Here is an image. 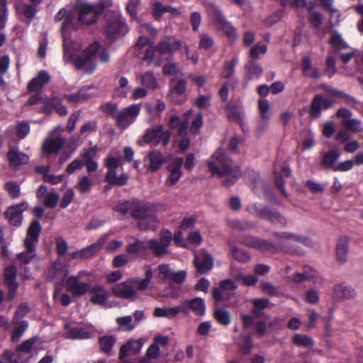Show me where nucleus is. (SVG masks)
Returning a JSON list of instances; mask_svg holds the SVG:
<instances>
[{"label":"nucleus","mask_w":363,"mask_h":363,"mask_svg":"<svg viewBox=\"0 0 363 363\" xmlns=\"http://www.w3.org/2000/svg\"><path fill=\"white\" fill-rule=\"evenodd\" d=\"M157 206L156 203L133 199L118 203L114 207V211L124 216L130 214L132 218L138 220V225L140 230L155 231L160 225V220L155 215Z\"/></svg>","instance_id":"nucleus-1"},{"label":"nucleus","mask_w":363,"mask_h":363,"mask_svg":"<svg viewBox=\"0 0 363 363\" xmlns=\"http://www.w3.org/2000/svg\"><path fill=\"white\" fill-rule=\"evenodd\" d=\"M208 169L213 176L221 178L226 177L223 185L230 186L234 185L241 177V169L228 155L225 150L218 148L207 162Z\"/></svg>","instance_id":"nucleus-2"},{"label":"nucleus","mask_w":363,"mask_h":363,"mask_svg":"<svg viewBox=\"0 0 363 363\" xmlns=\"http://www.w3.org/2000/svg\"><path fill=\"white\" fill-rule=\"evenodd\" d=\"M105 8L106 5L103 1L94 4L86 2L77 3L74 6L75 10L78 12V21L86 26L96 23Z\"/></svg>","instance_id":"nucleus-3"},{"label":"nucleus","mask_w":363,"mask_h":363,"mask_svg":"<svg viewBox=\"0 0 363 363\" xmlns=\"http://www.w3.org/2000/svg\"><path fill=\"white\" fill-rule=\"evenodd\" d=\"M104 30L106 38L110 40H115L128 31L125 19L121 13L112 11H108L105 15Z\"/></svg>","instance_id":"nucleus-4"},{"label":"nucleus","mask_w":363,"mask_h":363,"mask_svg":"<svg viewBox=\"0 0 363 363\" xmlns=\"http://www.w3.org/2000/svg\"><path fill=\"white\" fill-rule=\"evenodd\" d=\"M206 7L213 22L229 39H235L236 28L229 22L223 13L220 8L214 2H207Z\"/></svg>","instance_id":"nucleus-5"},{"label":"nucleus","mask_w":363,"mask_h":363,"mask_svg":"<svg viewBox=\"0 0 363 363\" xmlns=\"http://www.w3.org/2000/svg\"><path fill=\"white\" fill-rule=\"evenodd\" d=\"M100 48V43L98 41H94L80 55L69 54L66 55V57L78 69H82L86 65H91V67L86 71V72L91 74L96 68V65L92 64L93 59Z\"/></svg>","instance_id":"nucleus-6"},{"label":"nucleus","mask_w":363,"mask_h":363,"mask_svg":"<svg viewBox=\"0 0 363 363\" xmlns=\"http://www.w3.org/2000/svg\"><path fill=\"white\" fill-rule=\"evenodd\" d=\"M119 165V161L117 158L108 156L105 159V166L108 169L106 173L104 180L111 186H123L127 184L128 177L123 173L119 176L116 174V169Z\"/></svg>","instance_id":"nucleus-7"},{"label":"nucleus","mask_w":363,"mask_h":363,"mask_svg":"<svg viewBox=\"0 0 363 363\" xmlns=\"http://www.w3.org/2000/svg\"><path fill=\"white\" fill-rule=\"evenodd\" d=\"M143 138L146 144H152L155 146L162 144L163 147H166L169 143L171 132L169 130H164V125L159 124L147 129Z\"/></svg>","instance_id":"nucleus-8"},{"label":"nucleus","mask_w":363,"mask_h":363,"mask_svg":"<svg viewBox=\"0 0 363 363\" xmlns=\"http://www.w3.org/2000/svg\"><path fill=\"white\" fill-rule=\"evenodd\" d=\"M252 211L256 216L262 219L267 220L274 225H279L280 227H286L287 225V220L286 218L279 213L277 210L264 206L258 208L255 204L252 206Z\"/></svg>","instance_id":"nucleus-9"},{"label":"nucleus","mask_w":363,"mask_h":363,"mask_svg":"<svg viewBox=\"0 0 363 363\" xmlns=\"http://www.w3.org/2000/svg\"><path fill=\"white\" fill-rule=\"evenodd\" d=\"M140 112V105L134 104L118 112L116 121V126L121 130L127 129L133 124Z\"/></svg>","instance_id":"nucleus-10"},{"label":"nucleus","mask_w":363,"mask_h":363,"mask_svg":"<svg viewBox=\"0 0 363 363\" xmlns=\"http://www.w3.org/2000/svg\"><path fill=\"white\" fill-rule=\"evenodd\" d=\"M335 104V101L318 94L312 99L308 109V114L311 119H317L321 116L322 111L330 109Z\"/></svg>","instance_id":"nucleus-11"},{"label":"nucleus","mask_w":363,"mask_h":363,"mask_svg":"<svg viewBox=\"0 0 363 363\" xmlns=\"http://www.w3.org/2000/svg\"><path fill=\"white\" fill-rule=\"evenodd\" d=\"M178 306L180 313L184 316H188L190 313H193L198 316H203L206 314V303L204 300L200 297L185 299L182 301L181 304Z\"/></svg>","instance_id":"nucleus-12"},{"label":"nucleus","mask_w":363,"mask_h":363,"mask_svg":"<svg viewBox=\"0 0 363 363\" xmlns=\"http://www.w3.org/2000/svg\"><path fill=\"white\" fill-rule=\"evenodd\" d=\"M182 42L173 35H165L157 44L156 48L159 55H168L172 56L182 48Z\"/></svg>","instance_id":"nucleus-13"},{"label":"nucleus","mask_w":363,"mask_h":363,"mask_svg":"<svg viewBox=\"0 0 363 363\" xmlns=\"http://www.w3.org/2000/svg\"><path fill=\"white\" fill-rule=\"evenodd\" d=\"M158 277L163 281H168L169 284H182L186 278V272L180 270L174 272L167 264H162L158 266Z\"/></svg>","instance_id":"nucleus-14"},{"label":"nucleus","mask_w":363,"mask_h":363,"mask_svg":"<svg viewBox=\"0 0 363 363\" xmlns=\"http://www.w3.org/2000/svg\"><path fill=\"white\" fill-rule=\"evenodd\" d=\"M28 208V203L26 201H21L19 203L9 206L4 211V216L11 225L18 228L22 225L23 219V213Z\"/></svg>","instance_id":"nucleus-15"},{"label":"nucleus","mask_w":363,"mask_h":363,"mask_svg":"<svg viewBox=\"0 0 363 363\" xmlns=\"http://www.w3.org/2000/svg\"><path fill=\"white\" fill-rule=\"evenodd\" d=\"M90 284L87 282H81L79 278L72 275L65 281L66 291L72 294L74 298L81 297L85 295L89 290Z\"/></svg>","instance_id":"nucleus-16"},{"label":"nucleus","mask_w":363,"mask_h":363,"mask_svg":"<svg viewBox=\"0 0 363 363\" xmlns=\"http://www.w3.org/2000/svg\"><path fill=\"white\" fill-rule=\"evenodd\" d=\"M17 268L14 265H9L4 270V281L8 287L7 298L12 300L16 296V292L18 288V283L16 281Z\"/></svg>","instance_id":"nucleus-17"},{"label":"nucleus","mask_w":363,"mask_h":363,"mask_svg":"<svg viewBox=\"0 0 363 363\" xmlns=\"http://www.w3.org/2000/svg\"><path fill=\"white\" fill-rule=\"evenodd\" d=\"M67 274V269L61 259L53 262L47 272V280L58 284L62 281Z\"/></svg>","instance_id":"nucleus-18"},{"label":"nucleus","mask_w":363,"mask_h":363,"mask_svg":"<svg viewBox=\"0 0 363 363\" xmlns=\"http://www.w3.org/2000/svg\"><path fill=\"white\" fill-rule=\"evenodd\" d=\"M42 226L40 221L33 219L27 229L26 237L23 242L25 248H28L29 250L33 249V245L38 242Z\"/></svg>","instance_id":"nucleus-19"},{"label":"nucleus","mask_w":363,"mask_h":363,"mask_svg":"<svg viewBox=\"0 0 363 363\" xmlns=\"http://www.w3.org/2000/svg\"><path fill=\"white\" fill-rule=\"evenodd\" d=\"M104 240L100 238L97 242L91 244L79 250L69 254L70 258L73 259H86L92 257L99 251L104 244Z\"/></svg>","instance_id":"nucleus-20"},{"label":"nucleus","mask_w":363,"mask_h":363,"mask_svg":"<svg viewBox=\"0 0 363 363\" xmlns=\"http://www.w3.org/2000/svg\"><path fill=\"white\" fill-rule=\"evenodd\" d=\"M194 265L199 274H205L213 268V258L208 252L199 254L194 257Z\"/></svg>","instance_id":"nucleus-21"},{"label":"nucleus","mask_w":363,"mask_h":363,"mask_svg":"<svg viewBox=\"0 0 363 363\" xmlns=\"http://www.w3.org/2000/svg\"><path fill=\"white\" fill-rule=\"evenodd\" d=\"M65 144V140L60 136L54 138H48L44 140L42 150L46 156L57 154L62 149Z\"/></svg>","instance_id":"nucleus-22"},{"label":"nucleus","mask_w":363,"mask_h":363,"mask_svg":"<svg viewBox=\"0 0 363 363\" xmlns=\"http://www.w3.org/2000/svg\"><path fill=\"white\" fill-rule=\"evenodd\" d=\"M356 296L355 290L351 286L344 283L337 284L334 286L332 298L337 301H341L346 299H351Z\"/></svg>","instance_id":"nucleus-23"},{"label":"nucleus","mask_w":363,"mask_h":363,"mask_svg":"<svg viewBox=\"0 0 363 363\" xmlns=\"http://www.w3.org/2000/svg\"><path fill=\"white\" fill-rule=\"evenodd\" d=\"M50 76L45 70H41L38 74L33 78L27 85L28 92H37L40 91L43 86L49 82Z\"/></svg>","instance_id":"nucleus-24"},{"label":"nucleus","mask_w":363,"mask_h":363,"mask_svg":"<svg viewBox=\"0 0 363 363\" xmlns=\"http://www.w3.org/2000/svg\"><path fill=\"white\" fill-rule=\"evenodd\" d=\"M7 158L13 169H18L20 166L28 163L29 160V157L26 154L19 152L15 147L9 149L7 152Z\"/></svg>","instance_id":"nucleus-25"},{"label":"nucleus","mask_w":363,"mask_h":363,"mask_svg":"<svg viewBox=\"0 0 363 363\" xmlns=\"http://www.w3.org/2000/svg\"><path fill=\"white\" fill-rule=\"evenodd\" d=\"M183 164V158L177 157L168 165L167 169L170 173L168 181L170 186L177 184L182 177V172L181 169Z\"/></svg>","instance_id":"nucleus-26"},{"label":"nucleus","mask_w":363,"mask_h":363,"mask_svg":"<svg viewBox=\"0 0 363 363\" xmlns=\"http://www.w3.org/2000/svg\"><path fill=\"white\" fill-rule=\"evenodd\" d=\"M65 329V337L69 340H86L91 337V333L84 328L66 324Z\"/></svg>","instance_id":"nucleus-27"},{"label":"nucleus","mask_w":363,"mask_h":363,"mask_svg":"<svg viewBox=\"0 0 363 363\" xmlns=\"http://www.w3.org/2000/svg\"><path fill=\"white\" fill-rule=\"evenodd\" d=\"M112 293L115 296L124 299L132 298L136 295V291L133 289V286L126 281L114 286L112 288Z\"/></svg>","instance_id":"nucleus-28"},{"label":"nucleus","mask_w":363,"mask_h":363,"mask_svg":"<svg viewBox=\"0 0 363 363\" xmlns=\"http://www.w3.org/2000/svg\"><path fill=\"white\" fill-rule=\"evenodd\" d=\"M141 60L145 62L147 66L155 65L159 67L161 65V55L157 53V50L155 45H150L143 52Z\"/></svg>","instance_id":"nucleus-29"},{"label":"nucleus","mask_w":363,"mask_h":363,"mask_svg":"<svg viewBox=\"0 0 363 363\" xmlns=\"http://www.w3.org/2000/svg\"><path fill=\"white\" fill-rule=\"evenodd\" d=\"M301 68L303 76L311 79H319L322 73L318 67H313L311 59L307 56L303 57L301 62Z\"/></svg>","instance_id":"nucleus-30"},{"label":"nucleus","mask_w":363,"mask_h":363,"mask_svg":"<svg viewBox=\"0 0 363 363\" xmlns=\"http://www.w3.org/2000/svg\"><path fill=\"white\" fill-rule=\"evenodd\" d=\"M348 251V238L346 236L340 237L336 245V258L339 263L342 264L347 261Z\"/></svg>","instance_id":"nucleus-31"},{"label":"nucleus","mask_w":363,"mask_h":363,"mask_svg":"<svg viewBox=\"0 0 363 363\" xmlns=\"http://www.w3.org/2000/svg\"><path fill=\"white\" fill-rule=\"evenodd\" d=\"M147 158L150 162L147 170L151 172L157 171L164 163V158L158 150L150 151L147 155Z\"/></svg>","instance_id":"nucleus-32"},{"label":"nucleus","mask_w":363,"mask_h":363,"mask_svg":"<svg viewBox=\"0 0 363 363\" xmlns=\"http://www.w3.org/2000/svg\"><path fill=\"white\" fill-rule=\"evenodd\" d=\"M340 151L338 149H333L325 152L321 157V164L324 169H331L333 171L335 162L340 157Z\"/></svg>","instance_id":"nucleus-33"},{"label":"nucleus","mask_w":363,"mask_h":363,"mask_svg":"<svg viewBox=\"0 0 363 363\" xmlns=\"http://www.w3.org/2000/svg\"><path fill=\"white\" fill-rule=\"evenodd\" d=\"M246 78L249 80L259 78L263 74V68L261 65L254 60H248L245 65Z\"/></svg>","instance_id":"nucleus-34"},{"label":"nucleus","mask_w":363,"mask_h":363,"mask_svg":"<svg viewBox=\"0 0 363 363\" xmlns=\"http://www.w3.org/2000/svg\"><path fill=\"white\" fill-rule=\"evenodd\" d=\"M256 249L262 252H269L271 254H276L280 251L290 252L289 250L284 248L281 244L275 245L269 240L259 238Z\"/></svg>","instance_id":"nucleus-35"},{"label":"nucleus","mask_w":363,"mask_h":363,"mask_svg":"<svg viewBox=\"0 0 363 363\" xmlns=\"http://www.w3.org/2000/svg\"><path fill=\"white\" fill-rule=\"evenodd\" d=\"M116 342V339L113 335H103L99 337V345L101 352L106 355L113 354V347Z\"/></svg>","instance_id":"nucleus-36"},{"label":"nucleus","mask_w":363,"mask_h":363,"mask_svg":"<svg viewBox=\"0 0 363 363\" xmlns=\"http://www.w3.org/2000/svg\"><path fill=\"white\" fill-rule=\"evenodd\" d=\"M273 235L279 239L294 240L305 245H310L311 241L307 237L289 232H274Z\"/></svg>","instance_id":"nucleus-37"},{"label":"nucleus","mask_w":363,"mask_h":363,"mask_svg":"<svg viewBox=\"0 0 363 363\" xmlns=\"http://www.w3.org/2000/svg\"><path fill=\"white\" fill-rule=\"evenodd\" d=\"M146 247L156 257H162L169 253V250L156 239L148 240L146 242Z\"/></svg>","instance_id":"nucleus-38"},{"label":"nucleus","mask_w":363,"mask_h":363,"mask_svg":"<svg viewBox=\"0 0 363 363\" xmlns=\"http://www.w3.org/2000/svg\"><path fill=\"white\" fill-rule=\"evenodd\" d=\"M213 318L221 325L228 326L232 321V315L229 311L220 307H216L213 311Z\"/></svg>","instance_id":"nucleus-39"},{"label":"nucleus","mask_w":363,"mask_h":363,"mask_svg":"<svg viewBox=\"0 0 363 363\" xmlns=\"http://www.w3.org/2000/svg\"><path fill=\"white\" fill-rule=\"evenodd\" d=\"M179 313L178 306L171 308L157 307L154 309L153 315L156 318H167L171 319L175 318Z\"/></svg>","instance_id":"nucleus-40"},{"label":"nucleus","mask_w":363,"mask_h":363,"mask_svg":"<svg viewBox=\"0 0 363 363\" xmlns=\"http://www.w3.org/2000/svg\"><path fill=\"white\" fill-rule=\"evenodd\" d=\"M330 43L335 52L340 53V50L349 48L347 43L344 41L340 34L334 33L331 35Z\"/></svg>","instance_id":"nucleus-41"},{"label":"nucleus","mask_w":363,"mask_h":363,"mask_svg":"<svg viewBox=\"0 0 363 363\" xmlns=\"http://www.w3.org/2000/svg\"><path fill=\"white\" fill-rule=\"evenodd\" d=\"M141 83L147 89H156L157 87V79L152 72L147 71L141 75Z\"/></svg>","instance_id":"nucleus-42"},{"label":"nucleus","mask_w":363,"mask_h":363,"mask_svg":"<svg viewBox=\"0 0 363 363\" xmlns=\"http://www.w3.org/2000/svg\"><path fill=\"white\" fill-rule=\"evenodd\" d=\"M150 7L153 19L160 21L163 14L166 13L167 5L162 4L160 1H154L151 4Z\"/></svg>","instance_id":"nucleus-43"},{"label":"nucleus","mask_w":363,"mask_h":363,"mask_svg":"<svg viewBox=\"0 0 363 363\" xmlns=\"http://www.w3.org/2000/svg\"><path fill=\"white\" fill-rule=\"evenodd\" d=\"M146 250V242L141 240H136L126 246L127 252L131 255H143Z\"/></svg>","instance_id":"nucleus-44"},{"label":"nucleus","mask_w":363,"mask_h":363,"mask_svg":"<svg viewBox=\"0 0 363 363\" xmlns=\"http://www.w3.org/2000/svg\"><path fill=\"white\" fill-rule=\"evenodd\" d=\"M238 63V59L233 57L230 61H225L224 63L223 70L220 74V77L223 79H229L235 72V67Z\"/></svg>","instance_id":"nucleus-45"},{"label":"nucleus","mask_w":363,"mask_h":363,"mask_svg":"<svg viewBox=\"0 0 363 363\" xmlns=\"http://www.w3.org/2000/svg\"><path fill=\"white\" fill-rule=\"evenodd\" d=\"M89 96V94L79 91L77 93L65 94V99L72 104H77L86 101Z\"/></svg>","instance_id":"nucleus-46"},{"label":"nucleus","mask_w":363,"mask_h":363,"mask_svg":"<svg viewBox=\"0 0 363 363\" xmlns=\"http://www.w3.org/2000/svg\"><path fill=\"white\" fill-rule=\"evenodd\" d=\"M328 91L330 95L342 99L347 105L357 104V101L353 96L342 91L336 89H329Z\"/></svg>","instance_id":"nucleus-47"},{"label":"nucleus","mask_w":363,"mask_h":363,"mask_svg":"<svg viewBox=\"0 0 363 363\" xmlns=\"http://www.w3.org/2000/svg\"><path fill=\"white\" fill-rule=\"evenodd\" d=\"M167 63L162 67V73L165 76H176L179 73V68L177 63L171 62V57L167 58Z\"/></svg>","instance_id":"nucleus-48"},{"label":"nucleus","mask_w":363,"mask_h":363,"mask_svg":"<svg viewBox=\"0 0 363 363\" xmlns=\"http://www.w3.org/2000/svg\"><path fill=\"white\" fill-rule=\"evenodd\" d=\"M26 251L18 253L16 256L18 260L21 264H29L33 258L36 257L35 245H33V249L30 250L28 248H26Z\"/></svg>","instance_id":"nucleus-49"},{"label":"nucleus","mask_w":363,"mask_h":363,"mask_svg":"<svg viewBox=\"0 0 363 363\" xmlns=\"http://www.w3.org/2000/svg\"><path fill=\"white\" fill-rule=\"evenodd\" d=\"M342 125L345 128L350 131L354 133L363 132V125L360 121L357 119H348L342 121Z\"/></svg>","instance_id":"nucleus-50"},{"label":"nucleus","mask_w":363,"mask_h":363,"mask_svg":"<svg viewBox=\"0 0 363 363\" xmlns=\"http://www.w3.org/2000/svg\"><path fill=\"white\" fill-rule=\"evenodd\" d=\"M230 250L232 256L235 260L242 263L248 262L250 260V256L247 251L235 247H231Z\"/></svg>","instance_id":"nucleus-51"},{"label":"nucleus","mask_w":363,"mask_h":363,"mask_svg":"<svg viewBox=\"0 0 363 363\" xmlns=\"http://www.w3.org/2000/svg\"><path fill=\"white\" fill-rule=\"evenodd\" d=\"M28 327V323L26 320H22L19 323V324L16 326L11 333V340L12 342H18L21 337L23 335L24 332L27 330Z\"/></svg>","instance_id":"nucleus-52"},{"label":"nucleus","mask_w":363,"mask_h":363,"mask_svg":"<svg viewBox=\"0 0 363 363\" xmlns=\"http://www.w3.org/2000/svg\"><path fill=\"white\" fill-rule=\"evenodd\" d=\"M75 19V15L72 11H68L62 23V31L64 33L67 32L69 29H76Z\"/></svg>","instance_id":"nucleus-53"},{"label":"nucleus","mask_w":363,"mask_h":363,"mask_svg":"<svg viewBox=\"0 0 363 363\" xmlns=\"http://www.w3.org/2000/svg\"><path fill=\"white\" fill-rule=\"evenodd\" d=\"M140 0H128L125 6V11L129 14L132 21L138 20V6L140 4Z\"/></svg>","instance_id":"nucleus-54"},{"label":"nucleus","mask_w":363,"mask_h":363,"mask_svg":"<svg viewBox=\"0 0 363 363\" xmlns=\"http://www.w3.org/2000/svg\"><path fill=\"white\" fill-rule=\"evenodd\" d=\"M145 277L144 279H143L142 280H140V281H138V280L137 279H133L131 281L133 283H137L138 282V289L139 291H145L147 289L150 283V281L152 279V271L151 269H147L146 271H145Z\"/></svg>","instance_id":"nucleus-55"},{"label":"nucleus","mask_w":363,"mask_h":363,"mask_svg":"<svg viewBox=\"0 0 363 363\" xmlns=\"http://www.w3.org/2000/svg\"><path fill=\"white\" fill-rule=\"evenodd\" d=\"M226 112L229 120L239 121L241 119V114L239 108L233 103H228L226 105Z\"/></svg>","instance_id":"nucleus-56"},{"label":"nucleus","mask_w":363,"mask_h":363,"mask_svg":"<svg viewBox=\"0 0 363 363\" xmlns=\"http://www.w3.org/2000/svg\"><path fill=\"white\" fill-rule=\"evenodd\" d=\"M313 6L311 5L308 11L311 13L308 18V22L313 26L315 28H319L323 23V16L320 12L314 11L312 12Z\"/></svg>","instance_id":"nucleus-57"},{"label":"nucleus","mask_w":363,"mask_h":363,"mask_svg":"<svg viewBox=\"0 0 363 363\" xmlns=\"http://www.w3.org/2000/svg\"><path fill=\"white\" fill-rule=\"evenodd\" d=\"M267 49L268 48L267 45L256 44L250 49L248 60H254L257 61L259 55H264L267 52Z\"/></svg>","instance_id":"nucleus-58"},{"label":"nucleus","mask_w":363,"mask_h":363,"mask_svg":"<svg viewBox=\"0 0 363 363\" xmlns=\"http://www.w3.org/2000/svg\"><path fill=\"white\" fill-rule=\"evenodd\" d=\"M4 189L12 199H16L20 196L21 189L19 185L15 182H7L4 184Z\"/></svg>","instance_id":"nucleus-59"},{"label":"nucleus","mask_w":363,"mask_h":363,"mask_svg":"<svg viewBox=\"0 0 363 363\" xmlns=\"http://www.w3.org/2000/svg\"><path fill=\"white\" fill-rule=\"evenodd\" d=\"M293 342L297 346L311 347L313 345V340L306 335L295 334Z\"/></svg>","instance_id":"nucleus-60"},{"label":"nucleus","mask_w":363,"mask_h":363,"mask_svg":"<svg viewBox=\"0 0 363 363\" xmlns=\"http://www.w3.org/2000/svg\"><path fill=\"white\" fill-rule=\"evenodd\" d=\"M36 340L37 338L35 337L24 340L21 345H19L16 347V352H18V354H20V352L30 354Z\"/></svg>","instance_id":"nucleus-61"},{"label":"nucleus","mask_w":363,"mask_h":363,"mask_svg":"<svg viewBox=\"0 0 363 363\" xmlns=\"http://www.w3.org/2000/svg\"><path fill=\"white\" fill-rule=\"evenodd\" d=\"M98 151L96 145L89 148H84L80 154L83 162H86L93 160Z\"/></svg>","instance_id":"nucleus-62"},{"label":"nucleus","mask_w":363,"mask_h":363,"mask_svg":"<svg viewBox=\"0 0 363 363\" xmlns=\"http://www.w3.org/2000/svg\"><path fill=\"white\" fill-rule=\"evenodd\" d=\"M117 108H118V107H117L116 104L111 103V102H107L101 106L100 110L103 113H104L111 116L113 118L116 119V116L118 114Z\"/></svg>","instance_id":"nucleus-63"},{"label":"nucleus","mask_w":363,"mask_h":363,"mask_svg":"<svg viewBox=\"0 0 363 363\" xmlns=\"http://www.w3.org/2000/svg\"><path fill=\"white\" fill-rule=\"evenodd\" d=\"M253 347V339L250 335L244 337L243 342L240 345V350L245 355L250 354Z\"/></svg>","instance_id":"nucleus-64"}]
</instances>
